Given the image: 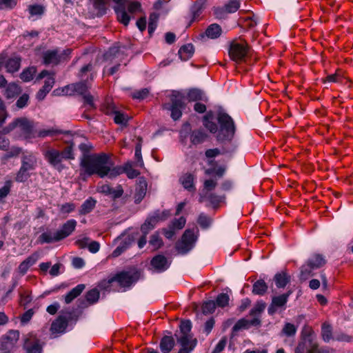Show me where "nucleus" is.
I'll return each instance as SVG.
<instances>
[{
	"label": "nucleus",
	"instance_id": "6",
	"mask_svg": "<svg viewBox=\"0 0 353 353\" xmlns=\"http://www.w3.org/2000/svg\"><path fill=\"white\" fill-rule=\"evenodd\" d=\"M228 52L230 59L237 63H253L252 50L248 43L241 38L234 39L230 43Z\"/></svg>",
	"mask_w": 353,
	"mask_h": 353
},
{
	"label": "nucleus",
	"instance_id": "17",
	"mask_svg": "<svg viewBox=\"0 0 353 353\" xmlns=\"http://www.w3.org/2000/svg\"><path fill=\"white\" fill-rule=\"evenodd\" d=\"M170 263L163 254L154 256L150 261V265L157 272H163L170 267Z\"/></svg>",
	"mask_w": 353,
	"mask_h": 353
},
{
	"label": "nucleus",
	"instance_id": "49",
	"mask_svg": "<svg viewBox=\"0 0 353 353\" xmlns=\"http://www.w3.org/2000/svg\"><path fill=\"white\" fill-rule=\"evenodd\" d=\"M106 0H94V7L98 11V16H103L106 14Z\"/></svg>",
	"mask_w": 353,
	"mask_h": 353
},
{
	"label": "nucleus",
	"instance_id": "56",
	"mask_svg": "<svg viewBox=\"0 0 353 353\" xmlns=\"http://www.w3.org/2000/svg\"><path fill=\"white\" fill-rule=\"evenodd\" d=\"M150 93L148 88H142L141 90H135L132 93V97L134 99H138L139 101L146 99Z\"/></svg>",
	"mask_w": 353,
	"mask_h": 353
},
{
	"label": "nucleus",
	"instance_id": "53",
	"mask_svg": "<svg viewBox=\"0 0 353 353\" xmlns=\"http://www.w3.org/2000/svg\"><path fill=\"white\" fill-rule=\"evenodd\" d=\"M30 101V96L27 93L22 94L17 100L15 105L19 109H23L28 106Z\"/></svg>",
	"mask_w": 353,
	"mask_h": 353
},
{
	"label": "nucleus",
	"instance_id": "23",
	"mask_svg": "<svg viewBox=\"0 0 353 353\" xmlns=\"http://www.w3.org/2000/svg\"><path fill=\"white\" fill-rule=\"evenodd\" d=\"M221 27L217 23H212L207 28L204 34H200V40H203L205 37L215 39L219 38L221 35Z\"/></svg>",
	"mask_w": 353,
	"mask_h": 353
},
{
	"label": "nucleus",
	"instance_id": "16",
	"mask_svg": "<svg viewBox=\"0 0 353 353\" xmlns=\"http://www.w3.org/2000/svg\"><path fill=\"white\" fill-rule=\"evenodd\" d=\"M224 199V196H220L212 192L200 194V202H206L213 208H216Z\"/></svg>",
	"mask_w": 353,
	"mask_h": 353
},
{
	"label": "nucleus",
	"instance_id": "3",
	"mask_svg": "<svg viewBox=\"0 0 353 353\" xmlns=\"http://www.w3.org/2000/svg\"><path fill=\"white\" fill-rule=\"evenodd\" d=\"M180 141L183 145H186L188 138L190 137V144L185 150L187 160L194 163L198 159V144H199V130H192L191 125L189 122L183 124L179 131Z\"/></svg>",
	"mask_w": 353,
	"mask_h": 353
},
{
	"label": "nucleus",
	"instance_id": "46",
	"mask_svg": "<svg viewBox=\"0 0 353 353\" xmlns=\"http://www.w3.org/2000/svg\"><path fill=\"white\" fill-rule=\"evenodd\" d=\"M139 141L135 145L134 157H135V159L137 161L135 165H136V166L142 168L143 166V165H144L143 161V159H142V155H141V141H142V139L139 138Z\"/></svg>",
	"mask_w": 353,
	"mask_h": 353
},
{
	"label": "nucleus",
	"instance_id": "10",
	"mask_svg": "<svg viewBox=\"0 0 353 353\" xmlns=\"http://www.w3.org/2000/svg\"><path fill=\"white\" fill-rule=\"evenodd\" d=\"M17 131L14 134V138L21 140H30L37 137L34 122L26 117L14 119Z\"/></svg>",
	"mask_w": 353,
	"mask_h": 353
},
{
	"label": "nucleus",
	"instance_id": "26",
	"mask_svg": "<svg viewBox=\"0 0 353 353\" xmlns=\"http://www.w3.org/2000/svg\"><path fill=\"white\" fill-rule=\"evenodd\" d=\"M43 63L45 65H58L59 64L58 59V50H48L43 53Z\"/></svg>",
	"mask_w": 353,
	"mask_h": 353
},
{
	"label": "nucleus",
	"instance_id": "21",
	"mask_svg": "<svg viewBox=\"0 0 353 353\" xmlns=\"http://www.w3.org/2000/svg\"><path fill=\"white\" fill-rule=\"evenodd\" d=\"M68 325V320L64 316H59L51 324L50 330L52 333L62 334L65 332Z\"/></svg>",
	"mask_w": 353,
	"mask_h": 353
},
{
	"label": "nucleus",
	"instance_id": "1",
	"mask_svg": "<svg viewBox=\"0 0 353 353\" xmlns=\"http://www.w3.org/2000/svg\"><path fill=\"white\" fill-rule=\"evenodd\" d=\"M216 120L219 128L215 122L213 112L209 111L203 117L202 123L210 133L216 134V139L218 142H230L236 132V125L233 119L228 113L219 112L217 114Z\"/></svg>",
	"mask_w": 353,
	"mask_h": 353
},
{
	"label": "nucleus",
	"instance_id": "30",
	"mask_svg": "<svg viewBox=\"0 0 353 353\" xmlns=\"http://www.w3.org/2000/svg\"><path fill=\"white\" fill-rule=\"evenodd\" d=\"M120 48L121 46L119 43H115L110 47L103 54V60L105 61H112L115 58L119 57Z\"/></svg>",
	"mask_w": 353,
	"mask_h": 353
},
{
	"label": "nucleus",
	"instance_id": "22",
	"mask_svg": "<svg viewBox=\"0 0 353 353\" xmlns=\"http://www.w3.org/2000/svg\"><path fill=\"white\" fill-rule=\"evenodd\" d=\"M55 82L54 74L48 77L45 80L44 84L42 88L37 92L36 98L38 101H42L45 99L47 94L51 90Z\"/></svg>",
	"mask_w": 353,
	"mask_h": 353
},
{
	"label": "nucleus",
	"instance_id": "24",
	"mask_svg": "<svg viewBox=\"0 0 353 353\" xmlns=\"http://www.w3.org/2000/svg\"><path fill=\"white\" fill-rule=\"evenodd\" d=\"M21 57L20 56H14L13 57L7 58L5 63L6 72L8 73H14L19 70L21 68Z\"/></svg>",
	"mask_w": 353,
	"mask_h": 353
},
{
	"label": "nucleus",
	"instance_id": "18",
	"mask_svg": "<svg viewBox=\"0 0 353 353\" xmlns=\"http://www.w3.org/2000/svg\"><path fill=\"white\" fill-rule=\"evenodd\" d=\"M4 88L3 94L7 100L14 99L22 92L21 87L15 82L8 83Z\"/></svg>",
	"mask_w": 353,
	"mask_h": 353
},
{
	"label": "nucleus",
	"instance_id": "47",
	"mask_svg": "<svg viewBox=\"0 0 353 353\" xmlns=\"http://www.w3.org/2000/svg\"><path fill=\"white\" fill-rule=\"evenodd\" d=\"M129 121V117L127 114L121 112L120 111L114 112V121L117 124H120L123 126H127Z\"/></svg>",
	"mask_w": 353,
	"mask_h": 353
},
{
	"label": "nucleus",
	"instance_id": "12",
	"mask_svg": "<svg viewBox=\"0 0 353 353\" xmlns=\"http://www.w3.org/2000/svg\"><path fill=\"white\" fill-rule=\"evenodd\" d=\"M291 294L292 291L288 290L286 293L273 296L272 302L268 309V314L272 315L275 314L279 309H281L282 310H285L286 303Z\"/></svg>",
	"mask_w": 353,
	"mask_h": 353
},
{
	"label": "nucleus",
	"instance_id": "36",
	"mask_svg": "<svg viewBox=\"0 0 353 353\" xmlns=\"http://www.w3.org/2000/svg\"><path fill=\"white\" fill-rule=\"evenodd\" d=\"M274 281L278 288H283L290 281V277L287 273L282 272L274 275Z\"/></svg>",
	"mask_w": 353,
	"mask_h": 353
},
{
	"label": "nucleus",
	"instance_id": "15",
	"mask_svg": "<svg viewBox=\"0 0 353 353\" xmlns=\"http://www.w3.org/2000/svg\"><path fill=\"white\" fill-rule=\"evenodd\" d=\"M77 221L74 219H70L64 223L61 229L57 230V239L63 240L69 236L75 230Z\"/></svg>",
	"mask_w": 353,
	"mask_h": 353
},
{
	"label": "nucleus",
	"instance_id": "40",
	"mask_svg": "<svg viewBox=\"0 0 353 353\" xmlns=\"http://www.w3.org/2000/svg\"><path fill=\"white\" fill-rule=\"evenodd\" d=\"M315 270L310 263L307 261L300 268L299 279L302 281H306L310 276H313V270Z\"/></svg>",
	"mask_w": 353,
	"mask_h": 353
},
{
	"label": "nucleus",
	"instance_id": "51",
	"mask_svg": "<svg viewBox=\"0 0 353 353\" xmlns=\"http://www.w3.org/2000/svg\"><path fill=\"white\" fill-rule=\"evenodd\" d=\"M230 297L229 295L226 293H221L219 294L216 299V306L220 307H224L227 306L229 303Z\"/></svg>",
	"mask_w": 353,
	"mask_h": 353
},
{
	"label": "nucleus",
	"instance_id": "25",
	"mask_svg": "<svg viewBox=\"0 0 353 353\" xmlns=\"http://www.w3.org/2000/svg\"><path fill=\"white\" fill-rule=\"evenodd\" d=\"M37 259L38 256L35 253L27 257L19 264L18 267L19 272L21 275H25L27 273L28 269L37 262Z\"/></svg>",
	"mask_w": 353,
	"mask_h": 353
},
{
	"label": "nucleus",
	"instance_id": "38",
	"mask_svg": "<svg viewBox=\"0 0 353 353\" xmlns=\"http://www.w3.org/2000/svg\"><path fill=\"white\" fill-rule=\"evenodd\" d=\"M194 53V47L192 44L188 43L181 46L179 50V56L181 60L186 61L189 59Z\"/></svg>",
	"mask_w": 353,
	"mask_h": 353
},
{
	"label": "nucleus",
	"instance_id": "61",
	"mask_svg": "<svg viewBox=\"0 0 353 353\" xmlns=\"http://www.w3.org/2000/svg\"><path fill=\"white\" fill-rule=\"evenodd\" d=\"M6 340H8L12 345L19 340V332L18 330H10L6 336H4Z\"/></svg>",
	"mask_w": 353,
	"mask_h": 353
},
{
	"label": "nucleus",
	"instance_id": "60",
	"mask_svg": "<svg viewBox=\"0 0 353 353\" xmlns=\"http://www.w3.org/2000/svg\"><path fill=\"white\" fill-rule=\"evenodd\" d=\"M28 10L31 16L42 15L44 13V7L41 5L34 4L28 6Z\"/></svg>",
	"mask_w": 353,
	"mask_h": 353
},
{
	"label": "nucleus",
	"instance_id": "35",
	"mask_svg": "<svg viewBox=\"0 0 353 353\" xmlns=\"http://www.w3.org/2000/svg\"><path fill=\"white\" fill-rule=\"evenodd\" d=\"M185 99L189 102L194 101V109L195 112H199V88L189 89L185 96Z\"/></svg>",
	"mask_w": 353,
	"mask_h": 353
},
{
	"label": "nucleus",
	"instance_id": "7",
	"mask_svg": "<svg viewBox=\"0 0 353 353\" xmlns=\"http://www.w3.org/2000/svg\"><path fill=\"white\" fill-rule=\"evenodd\" d=\"M169 99V102L162 104V108L170 112V117L174 121H179L186 108L185 95L179 91L173 90Z\"/></svg>",
	"mask_w": 353,
	"mask_h": 353
},
{
	"label": "nucleus",
	"instance_id": "55",
	"mask_svg": "<svg viewBox=\"0 0 353 353\" xmlns=\"http://www.w3.org/2000/svg\"><path fill=\"white\" fill-rule=\"evenodd\" d=\"M30 176V174L29 171L21 168L17 172V175L15 176V181L19 183H24L26 182Z\"/></svg>",
	"mask_w": 353,
	"mask_h": 353
},
{
	"label": "nucleus",
	"instance_id": "63",
	"mask_svg": "<svg viewBox=\"0 0 353 353\" xmlns=\"http://www.w3.org/2000/svg\"><path fill=\"white\" fill-rule=\"evenodd\" d=\"M34 161L30 157L26 156L23 158L21 168L30 171L34 170Z\"/></svg>",
	"mask_w": 353,
	"mask_h": 353
},
{
	"label": "nucleus",
	"instance_id": "48",
	"mask_svg": "<svg viewBox=\"0 0 353 353\" xmlns=\"http://www.w3.org/2000/svg\"><path fill=\"white\" fill-rule=\"evenodd\" d=\"M73 90H74V93L81 96H83L88 92V88L85 82H78L73 83Z\"/></svg>",
	"mask_w": 353,
	"mask_h": 353
},
{
	"label": "nucleus",
	"instance_id": "8",
	"mask_svg": "<svg viewBox=\"0 0 353 353\" xmlns=\"http://www.w3.org/2000/svg\"><path fill=\"white\" fill-rule=\"evenodd\" d=\"M79 149L82 152L83 155L80 161V175L81 176H91L93 175H97V173H92V170H95L94 168L92 167V163L97 157H101V155H108L106 153L101 152V153H94V154H89L91 146L88 145L87 143H82L79 145Z\"/></svg>",
	"mask_w": 353,
	"mask_h": 353
},
{
	"label": "nucleus",
	"instance_id": "29",
	"mask_svg": "<svg viewBox=\"0 0 353 353\" xmlns=\"http://www.w3.org/2000/svg\"><path fill=\"white\" fill-rule=\"evenodd\" d=\"M56 238V231L52 232L51 230H47L46 232L40 234L37 241L40 244L52 243L54 242L60 241V240H57Z\"/></svg>",
	"mask_w": 353,
	"mask_h": 353
},
{
	"label": "nucleus",
	"instance_id": "32",
	"mask_svg": "<svg viewBox=\"0 0 353 353\" xmlns=\"http://www.w3.org/2000/svg\"><path fill=\"white\" fill-rule=\"evenodd\" d=\"M268 289V284L263 279H259L252 285V292L254 295L263 296Z\"/></svg>",
	"mask_w": 353,
	"mask_h": 353
},
{
	"label": "nucleus",
	"instance_id": "4",
	"mask_svg": "<svg viewBox=\"0 0 353 353\" xmlns=\"http://www.w3.org/2000/svg\"><path fill=\"white\" fill-rule=\"evenodd\" d=\"M192 323L189 319H182L179 324V330H176L174 336L177 343L181 345L179 353H190L196 347V339L191 332Z\"/></svg>",
	"mask_w": 353,
	"mask_h": 353
},
{
	"label": "nucleus",
	"instance_id": "13",
	"mask_svg": "<svg viewBox=\"0 0 353 353\" xmlns=\"http://www.w3.org/2000/svg\"><path fill=\"white\" fill-rule=\"evenodd\" d=\"M99 192L105 196H108L115 202L118 199L122 197L124 190L121 185H117L115 188H112L108 184H103L99 188Z\"/></svg>",
	"mask_w": 353,
	"mask_h": 353
},
{
	"label": "nucleus",
	"instance_id": "45",
	"mask_svg": "<svg viewBox=\"0 0 353 353\" xmlns=\"http://www.w3.org/2000/svg\"><path fill=\"white\" fill-rule=\"evenodd\" d=\"M149 243L152 245L154 250H157L163 245V241L159 236L158 232H155L150 236Z\"/></svg>",
	"mask_w": 353,
	"mask_h": 353
},
{
	"label": "nucleus",
	"instance_id": "31",
	"mask_svg": "<svg viewBox=\"0 0 353 353\" xmlns=\"http://www.w3.org/2000/svg\"><path fill=\"white\" fill-rule=\"evenodd\" d=\"M301 347L303 353H314L316 341L314 340H300L296 347Z\"/></svg>",
	"mask_w": 353,
	"mask_h": 353
},
{
	"label": "nucleus",
	"instance_id": "28",
	"mask_svg": "<svg viewBox=\"0 0 353 353\" xmlns=\"http://www.w3.org/2000/svg\"><path fill=\"white\" fill-rule=\"evenodd\" d=\"M97 201L92 196L87 199L81 205L79 210L80 216L90 213L96 206Z\"/></svg>",
	"mask_w": 353,
	"mask_h": 353
},
{
	"label": "nucleus",
	"instance_id": "42",
	"mask_svg": "<svg viewBox=\"0 0 353 353\" xmlns=\"http://www.w3.org/2000/svg\"><path fill=\"white\" fill-rule=\"evenodd\" d=\"M58 134H68V135L72 136L71 132L69 130L62 131V130H54V129L41 130L38 132L37 136L39 137L43 138V137H48V136L52 137V136H54Z\"/></svg>",
	"mask_w": 353,
	"mask_h": 353
},
{
	"label": "nucleus",
	"instance_id": "39",
	"mask_svg": "<svg viewBox=\"0 0 353 353\" xmlns=\"http://www.w3.org/2000/svg\"><path fill=\"white\" fill-rule=\"evenodd\" d=\"M194 176L192 174L187 173L181 177L180 181L183 188L188 191L191 192L195 190L194 185Z\"/></svg>",
	"mask_w": 353,
	"mask_h": 353
},
{
	"label": "nucleus",
	"instance_id": "27",
	"mask_svg": "<svg viewBox=\"0 0 353 353\" xmlns=\"http://www.w3.org/2000/svg\"><path fill=\"white\" fill-rule=\"evenodd\" d=\"M84 284H79L68 292L64 296L65 303H70L74 299L78 297L85 290Z\"/></svg>",
	"mask_w": 353,
	"mask_h": 353
},
{
	"label": "nucleus",
	"instance_id": "57",
	"mask_svg": "<svg viewBox=\"0 0 353 353\" xmlns=\"http://www.w3.org/2000/svg\"><path fill=\"white\" fill-rule=\"evenodd\" d=\"M212 218L204 214H200V228L203 230L208 229L212 223Z\"/></svg>",
	"mask_w": 353,
	"mask_h": 353
},
{
	"label": "nucleus",
	"instance_id": "50",
	"mask_svg": "<svg viewBox=\"0 0 353 353\" xmlns=\"http://www.w3.org/2000/svg\"><path fill=\"white\" fill-rule=\"evenodd\" d=\"M217 185V179L211 178L205 179L203 181V192H211Z\"/></svg>",
	"mask_w": 353,
	"mask_h": 353
},
{
	"label": "nucleus",
	"instance_id": "41",
	"mask_svg": "<svg viewBox=\"0 0 353 353\" xmlns=\"http://www.w3.org/2000/svg\"><path fill=\"white\" fill-rule=\"evenodd\" d=\"M321 337L325 343H329L330 340L334 339L332 336V327L326 323H323L321 325Z\"/></svg>",
	"mask_w": 353,
	"mask_h": 353
},
{
	"label": "nucleus",
	"instance_id": "59",
	"mask_svg": "<svg viewBox=\"0 0 353 353\" xmlns=\"http://www.w3.org/2000/svg\"><path fill=\"white\" fill-rule=\"evenodd\" d=\"M224 7L228 14L234 13L240 8V2L239 0H230Z\"/></svg>",
	"mask_w": 353,
	"mask_h": 353
},
{
	"label": "nucleus",
	"instance_id": "9",
	"mask_svg": "<svg viewBox=\"0 0 353 353\" xmlns=\"http://www.w3.org/2000/svg\"><path fill=\"white\" fill-rule=\"evenodd\" d=\"M141 274V269L131 266L126 270H122L113 274V279L120 288H130L140 279Z\"/></svg>",
	"mask_w": 353,
	"mask_h": 353
},
{
	"label": "nucleus",
	"instance_id": "43",
	"mask_svg": "<svg viewBox=\"0 0 353 353\" xmlns=\"http://www.w3.org/2000/svg\"><path fill=\"white\" fill-rule=\"evenodd\" d=\"M37 72L35 67H28L25 68L20 74L21 79L24 82H28L33 79Z\"/></svg>",
	"mask_w": 353,
	"mask_h": 353
},
{
	"label": "nucleus",
	"instance_id": "64",
	"mask_svg": "<svg viewBox=\"0 0 353 353\" xmlns=\"http://www.w3.org/2000/svg\"><path fill=\"white\" fill-rule=\"evenodd\" d=\"M265 308V303L263 301H258L254 307L250 310L251 316L259 315Z\"/></svg>",
	"mask_w": 353,
	"mask_h": 353
},
{
	"label": "nucleus",
	"instance_id": "52",
	"mask_svg": "<svg viewBox=\"0 0 353 353\" xmlns=\"http://www.w3.org/2000/svg\"><path fill=\"white\" fill-rule=\"evenodd\" d=\"M216 303L214 301H208L203 302L201 309L204 314H212L216 309Z\"/></svg>",
	"mask_w": 353,
	"mask_h": 353
},
{
	"label": "nucleus",
	"instance_id": "2",
	"mask_svg": "<svg viewBox=\"0 0 353 353\" xmlns=\"http://www.w3.org/2000/svg\"><path fill=\"white\" fill-rule=\"evenodd\" d=\"M92 163L95 170H92V173H97V176L103 179L108 177L110 179H115L123 173H125L129 179H134L140 174V172L132 168L130 162L125 163L123 166L114 165L113 161L109 155H101L97 157Z\"/></svg>",
	"mask_w": 353,
	"mask_h": 353
},
{
	"label": "nucleus",
	"instance_id": "37",
	"mask_svg": "<svg viewBox=\"0 0 353 353\" xmlns=\"http://www.w3.org/2000/svg\"><path fill=\"white\" fill-rule=\"evenodd\" d=\"M114 11L117 14L119 21L123 24L125 26H127L130 21V17L126 12L125 7H115Z\"/></svg>",
	"mask_w": 353,
	"mask_h": 353
},
{
	"label": "nucleus",
	"instance_id": "62",
	"mask_svg": "<svg viewBox=\"0 0 353 353\" xmlns=\"http://www.w3.org/2000/svg\"><path fill=\"white\" fill-rule=\"evenodd\" d=\"M114 283L113 279V274L110 275L108 279L101 281L98 285V287L101 290H110L112 284Z\"/></svg>",
	"mask_w": 353,
	"mask_h": 353
},
{
	"label": "nucleus",
	"instance_id": "5",
	"mask_svg": "<svg viewBox=\"0 0 353 353\" xmlns=\"http://www.w3.org/2000/svg\"><path fill=\"white\" fill-rule=\"evenodd\" d=\"M68 145L61 151L55 148H50L43 153L44 158L48 163L59 171L65 168V166L61 163L63 160H74L75 159L74 143L72 141H68Z\"/></svg>",
	"mask_w": 353,
	"mask_h": 353
},
{
	"label": "nucleus",
	"instance_id": "54",
	"mask_svg": "<svg viewBox=\"0 0 353 353\" xmlns=\"http://www.w3.org/2000/svg\"><path fill=\"white\" fill-rule=\"evenodd\" d=\"M296 330L297 328L294 324L286 323L282 329V333L286 336H293L296 334Z\"/></svg>",
	"mask_w": 353,
	"mask_h": 353
},
{
	"label": "nucleus",
	"instance_id": "20",
	"mask_svg": "<svg viewBox=\"0 0 353 353\" xmlns=\"http://www.w3.org/2000/svg\"><path fill=\"white\" fill-rule=\"evenodd\" d=\"M208 165L211 167L204 170L205 176H211L214 175L216 178L220 179L225 174L226 171L225 166L221 165L218 168H214V166L216 165V161H214L213 159H208Z\"/></svg>",
	"mask_w": 353,
	"mask_h": 353
},
{
	"label": "nucleus",
	"instance_id": "19",
	"mask_svg": "<svg viewBox=\"0 0 353 353\" xmlns=\"http://www.w3.org/2000/svg\"><path fill=\"white\" fill-rule=\"evenodd\" d=\"M168 335L163 336L159 343V348L162 353H170L175 345V341L170 331L166 330Z\"/></svg>",
	"mask_w": 353,
	"mask_h": 353
},
{
	"label": "nucleus",
	"instance_id": "44",
	"mask_svg": "<svg viewBox=\"0 0 353 353\" xmlns=\"http://www.w3.org/2000/svg\"><path fill=\"white\" fill-rule=\"evenodd\" d=\"M99 291L97 288H93L86 292L85 298L90 305H93L99 301Z\"/></svg>",
	"mask_w": 353,
	"mask_h": 353
},
{
	"label": "nucleus",
	"instance_id": "34",
	"mask_svg": "<svg viewBox=\"0 0 353 353\" xmlns=\"http://www.w3.org/2000/svg\"><path fill=\"white\" fill-rule=\"evenodd\" d=\"M310 265L315 270L323 267L326 263V259L321 254H313L307 260Z\"/></svg>",
	"mask_w": 353,
	"mask_h": 353
},
{
	"label": "nucleus",
	"instance_id": "14",
	"mask_svg": "<svg viewBox=\"0 0 353 353\" xmlns=\"http://www.w3.org/2000/svg\"><path fill=\"white\" fill-rule=\"evenodd\" d=\"M23 348L26 353H42L43 351L40 339L32 335L25 339Z\"/></svg>",
	"mask_w": 353,
	"mask_h": 353
},
{
	"label": "nucleus",
	"instance_id": "33",
	"mask_svg": "<svg viewBox=\"0 0 353 353\" xmlns=\"http://www.w3.org/2000/svg\"><path fill=\"white\" fill-rule=\"evenodd\" d=\"M146 191L147 183L145 181L143 182L140 181L139 185L136 188L134 194V203L136 204H139L142 201L146 194Z\"/></svg>",
	"mask_w": 353,
	"mask_h": 353
},
{
	"label": "nucleus",
	"instance_id": "11",
	"mask_svg": "<svg viewBox=\"0 0 353 353\" xmlns=\"http://www.w3.org/2000/svg\"><path fill=\"white\" fill-rule=\"evenodd\" d=\"M196 241V236L190 229H187L181 236V239L175 243V248L179 254H185L190 251Z\"/></svg>",
	"mask_w": 353,
	"mask_h": 353
},
{
	"label": "nucleus",
	"instance_id": "58",
	"mask_svg": "<svg viewBox=\"0 0 353 353\" xmlns=\"http://www.w3.org/2000/svg\"><path fill=\"white\" fill-rule=\"evenodd\" d=\"M249 328L248 326V320L245 319H239L233 326L232 327V334H234V333L239 332V330L242 329H248Z\"/></svg>",
	"mask_w": 353,
	"mask_h": 353
}]
</instances>
